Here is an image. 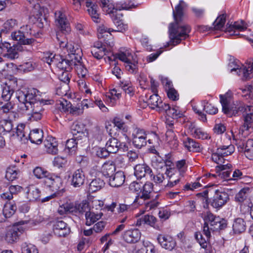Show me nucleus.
Instances as JSON below:
<instances>
[{"instance_id":"f257e3e1","label":"nucleus","mask_w":253,"mask_h":253,"mask_svg":"<svg viewBox=\"0 0 253 253\" xmlns=\"http://www.w3.org/2000/svg\"><path fill=\"white\" fill-rule=\"evenodd\" d=\"M59 43L61 48L67 49L68 55L64 57L49 52L44 53L43 60L49 65L53 64L61 70L70 71L76 65L77 61L82 60V50L77 45L75 46L66 41H60Z\"/></svg>"},{"instance_id":"f03ea898","label":"nucleus","mask_w":253,"mask_h":253,"mask_svg":"<svg viewBox=\"0 0 253 253\" xmlns=\"http://www.w3.org/2000/svg\"><path fill=\"white\" fill-rule=\"evenodd\" d=\"M147 102L152 109L157 108L159 111H165L166 113V124L167 128L166 136L168 141H172L174 139L173 130L174 107L170 106L169 104H162V101L157 93H154L150 96Z\"/></svg>"},{"instance_id":"7ed1b4c3","label":"nucleus","mask_w":253,"mask_h":253,"mask_svg":"<svg viewBox=\"0 0 253 253\" xmlns=\"http://www.w3.org/2000/svg\"><path fill=\"white\" fill-rule=\"evenodd\" d=\"M205 223L203 226V232L208 237L210 236L211 231H214L223 230L227 226V221L223 218L216 216L210 212H207L204 218Z\"/></svg>"},{"instance_id":"20e7f679","label":"nucleus","mask_w":253,"mask_h":253,"mask_svg":"<svg viewBox=\"0 0 253 253\" xmlns=\"http://www.w3.org/2000/svg\"><path fill=\"white\" fill-rule=\"evenodd\" d=\"M50 101L41 100L39 102H35L34 104L28 103L27 104H23L22 108L21 109L29 116H30V119L33 121H38L41 119L42 113L43 109L42 104H50Z\"/></svg>"},{"instance_id":"39448f33","label":"nucleus","mask_w":253,"mask_h":253,"mask_svg":"<svg viewBox=\"0 0 253 253\" xmlns=\"http://www.w3.org/2000/svg\"><path fill=\"white\" fill-rule=\"evenodd\" d=\"M17 98L19 102V107L22 108L23 104L28 103L34 104L35 102L41 101L39 95V91L35 88H31L25 90H19L17 93Z\"/></svg>"},{"instance_id":"423d86ee","label":"nucleus","mask_w":253,"mask_h":253,"mask_svg":"<svg viewBox=\"0 0 253 253\" xmlns=\"http://www.w3.org/2000/svg\"><path fill=\"white\" fill-rule=\"evenodd\" d=\"M238 62L239 61L235 60L229 63V66L232 68L230 72L235 71L238 75L243 73L246 80L251 79L253 77V58H250L247 61V66L246 67H241L238 64Z\"/></svg>"},{"instance_id":"0eeeda50","label":"nucleus","mask_w":253,"mask_h":253,"mask_svg":"<svg viewBox=\"0 0 253 253\" xmlns=\"http://www.w3.org/2000/svg\"><path fill=\"white\" fill-rule=\"evenodd\" d=\"M44 183L59 196H61L65 192L64 180L60 176L50 175L48 177L44 179Z\"/></svg>"},{"instance_id":"6e6552de","label":"nucleus","mask_w":253,"mask_h":253,"mask_svg":"<svg viewBox=\"0 0 253 253\" xmlns=\"http://www.w3.org/2000/svg\"><path fill=\"white\" fill-rule=\"evenodd\" d=\"M191 29V26L188 24L182 22L175 23V46L189 38Z\"/></svg>"},{"instance_id":"1a4fd4ad","label":"nucleus","mask_w":253,"mask_h":253,"mask_svg":"<svg viewBox=\"0 0 253 253\" xmlns=\"http://www.w3.org/2000/svg\"><path fill=\"white\" fill-rule=\"evenodd\" d=\"M235 150L233 145H222L217 148L211 155L212 160L217 164L224 163V157L231 155Z\"/></svg>"},{"instance_id":"9d476101","label":"nucleus","mask_w":253,"mask_h":253,"mask_svg":"<svg viewBox=\"0 0 253 253\" xmlns=\"http://www.w3.org/2000/svg\"><path fill=\"white\" fill-rule=\"evenodd\" d=\"M233 137L239 151L244 152L248 159L253 160V139H249L245 142L242 139L236 138L234 135Z\"/></svg>"},{"instance_id":"9b49d317","label":"nucleus","mask_w":253,"mask_h":253,"mask_svg":"<svg viewBox=\"0 0 253 253\" xmlns=\"http://www.w3.org/2000/svg\"><path fill=\"white\" fill-rule=\"evenodd\" d=\"M26 30H31L30 27L28 25L21 27V30H17L12 32L11 34V39L18 43L24 45H30L33 44L35 40L33 38H28V32H24L23 31L24 29Z\"/></svg>"},{"instance_id":"f8f14e48","label":"nucleus","mask_w":253,"mask_h":253,"mask_svg":"<svg viewBox=\"0 0 253 253\" xmlns=\"http://www.w3.org/2000/svg\"><path fill=\"white\" fill-rule=\"evenodd\" d=\"M73 3L79 8L84 3H85L86 7L87 8V11L89 15L91 17L92 20L96 23H99L100 21L99 15L97 12V6L89 0H72Z\"/></svg>"},{"instance_id":"ddd939ff","label":"nucleus","mask_w":253,"mask_h":253,"mask_svg":"<svg viewBox=\"0 0 253 253\" xmlns=\"http://www.w3.org/2000/svg\"><path fill=\"white\" fill-rule=\"evenodd\" d=\"M212 192L214 193V195L211 201V205L214 208L220 209L225 205L229 200L228 193L224 191L212 189L211 193Z\"/></svg>"},{"instance_id":"4468645a","label":"nucleus","mask_w":253,"mask_h":253,"mask_svg":"<svg viewBox=\"0 0 253 253\" xmlns=\"http://www.w3.org/2000/svg\"><path fill=\"white\" fill-rule=\"evenodd\" d=\"M147 135L146 131L142 129L136 128L132 132V141L135 147L140 149L147 144Z\"/></svg>"},{"instance_id":"2eb2a0df","label":"nucleus","mask_w":253,"mask_h":253,"mask_svg":"<svg viewBox=\"0 0 253 253\" xmlns=\"http://www.w3.org/2000/svg\"><path fill=\"white\" fill-rule=\"evenodd\" d=\"M219 98L222 112L228 117H233L234 115L233 112L236 111V107L239 102H236V103L230 105V99L227 96V94H221L219 95Z\"/></svg>"},{"instance_id":"dca6fc26","label":"nucleus","mask_w":253,"mask_h":253,"mask_svg":"<svg viewBox=\"0 0 253 253\" xmlns=\"http://www.w3.org/2000/svg\"><path fill=\"white\" fill-rule=\"evenodd\" d=\"M16 84L15 80H7L1 84V97L3 100L9 101L14 92V87Z\"/></svg>"},{"instance_id":"f3484780","label":"nucleus","mask_w":253,"mask_h":253,"mask_svg":"<svg viewBox=\"0 0 253 253\" xmlns=\"http://www.w3.org/2000/svg\"><path fill=\"white\" fill-rule=\"evenodd\" d=\"M71 185L75 188L80 187L84 184L85 176L82 169L75 170L69 176Z\"/></svg>"},{"instance_id":"a211bd4d","label":"nucleus","mask_w":253,"mask_h":253,"mask_svg":"<svg viewBox=\"0 0 253 253\" xmlns=\"http://www.w3.org/2000/svg\"><path fill=\"white\" fill-rule=\"evenodd\" d=\"M100 1V6L103 10L106 11L108 14H112L114 15L117 11H120L122 9H127L130 8V6L125 5H119L116 4L115 6L114 4L111 3L109 0H99Z\"/></svg>"},{"instance_id":"6ab92c4d","label":"nucleus","mask_w":253,"mask_h":253,"mask_svg":"<svg viewBox=\"0 0 253 253\" xmlns=\"http://www.w3.org/2000/svg\"><path fill=\"white\" fill-rule=\"evenodd\" d=\"M54 233L59 237H65L70 232L67 224L62 220H57L53 224Z\"/></svg>"},{"instance_id":"aec40b11","label":"nucleus","mask_w":253,"mask_h":253,"mask_svg":"<svg viewBox=\"0 0 253 253\" xmlns=\"http://www.w3.org/2000/svg\"><path fill=\"white\" fill-rule=\"evenodd\" d=\"M218 165V166L216 167L217 172H219L218 176L227 181L232 180V176H231V170H230L232 165L230 164H227L226 165L220 164Z\"/></svg>"},{"instance_id":"412c9836","label":"nucleus","mask_w":253,"mask_h":253,"mask_svg":"<svg viewBox=\"0 0 253 253\" xmlns=\"http://www.w3.org/2000/svg\"><path fill=\"white\" fill-rule=\"evenodd\" d=\"M23 230L18 226L9 228L5 234L4 239L8 243L12 244L17 241Z\"/></svg>"},{"instance_id":"4be33fe9","label":"nucleus","mask_w":253,"mask_h":253,"mask_svg":"<svg viewBox=\"0 0 253 253\" xmlns=\"http://www.w3.org/2000/svg\"><path fill=\"white\" fill-rule=\"evenodd\" d=\"M188 8V4L183 0H180L175 6V23L182 22L184 14Z\"/></svg>"},{"instance_id":"5701e85b","label":"nucleus","mask_w":253,"mask_h":253,"mask_svg":"<svg viewBox=\"0 0 253 253\" xmlns=\"http://www.w3.org/2000/svg\"><path fill=\"white\" fill-rule=\"evenodd\" d=\"M47 153L55 155L58 153V142L56 139L51 136H48L43 142Z\"/></svg>"},{"instance_id":"b1692460","label":"nucleus","mask_w":253,"mask_h":253,"mask_svg":"<svg viewBox=\"0 0 253 253\" xmlns=\"http://www.w3.org/2000/svg\"><path fill=\"white\" fill-rule=\"evenodd\" d=\"M84 126L83 124L78 122H74L71 126V130L73 136L78 140L86 139V136L84 132Z\"/></svg>"},{"instance_id":"393cba45","label":"nucleus","mask_w":253,"mask_h":253,"mask_svg":"<svg viewBox=\"0 0 253 253\" xmlns=\"http://www.w3.org/2000/svg\"><path fill=\"white\" fill-rule=\"evenodd\" d=\"M247 29V25L244 21L240 22H235L233 25L229 24L226 25V32H228L231 36L238 35V31H243Z\"/></svg>"},{"instance_id":"a878e982","label":"nucleus","mask_w":253,"mask_h":253,"mask_svg":"<svg viewBox=\"0 0 253 253\" xmlns=\"http://www.w3.org/2000/svg\"><path fill=\"white\" fill-rule=\"evenodd\" d=\"M234 116H239L241 114H243L248 116H250L253 118V105H248L243 102H239Z\"/></svg>"},{"instance_id":"bb28decb","label":"nucleus","mask_w":253,"mask_h":253,"mask_svg":"<svg viewBox=\"0 0 253 253\" xmlns=\"http://www.w3.org/2000/svg\"><path fill=\"white\" fill-rule=\"evenodd\" d=\"M124 240L128 243H135L140 239L141 233L136 229L126 231L123 234Z\"/></svg>"},{"instance_id":"cd10ccee","label":"nucleus","mask_w":253,"mask_h":253,"mask_svg":"<svg viewBox=\"0 0 253 253\" xmlns=\"http://www.w3.org/2000/svg\"><path fill=\"white\" fill-rule=\"evenodd\" d=\"M134 175L137 178H142L146 175L152 176V171L150 167L145 164H138L134 168Z\"/></svg>"},{"instance_id":"c85d7f7f","label":"nucleus","mask_w":253,"mask_h":253,"mask_svg":"<svg viewBox=\"0 0 253 253\" xmlns=\"http://www.w3.org/2000/svg\"><path fill=\"white\" fill-rule=\"evenodd\" d=\"M182 141L184 147L190 152H200L203 150L199 143L190 137L183 138Z\"/></svg>"},{"instance_id":"c756f323","label":"nucleus","mask_w":253,"mask_h":253,"mask_svg":"<svg viewBox=\"0 0 253 253\" xmlns=\"http://www.w3.org/2000/svg\"><path fill=\"white\" fill-rule=\"evenodd\" d=\"M18 49L15 46H11L7 42H3V57L9 59H14L18 57Z\"/></svg>"},{"instance_id":"7c9ffc66","label":"nucleus","mask_w":253,"mask_h":253,"mask_svg":"<svg viewBox=\"0 0 253 253\" xmlns=\"http://www.w3.org/2000/svg\"><path fill=\"white\" fill-rule=\"evenodd\" d=\"M157 240L162 248L166 250L172 251L174 248V240L172 237L168 235H159Z\"/></svg>"},{"instance_id":"2f4dec72","label":"nucleus","mask_w":253,"mask_h":253,"mask_svg":"<svg viewBox=\"0 0 253 253\" xmlns=\"http://www.w3.org/2000/svg\"><path fill=\"white\" fill-rule=\"evenodd\" d=\"M55 22L60 27L62 31L68 32L69 28L67 26V21L64 11L63 10H60L55 12Z\"/></svg>"},{"instance_id":"473e14b6","label":"nucleus","mask_w":253,"mask_h":253,"mask_svg":"<svg viewBox=\"0 0 253 253\" xmlns=\"http://www.w3.org/2000/svg\"><path fill=\"white\" fill-rule=\"evenodd\" d=\"M125 176L122 171H118L110 178L109 183L111 186L117 187L125 182Z\"/></svg>"},{"instance_id":"72a5a7b5","label":"nucleus","mask_w":253,"mask_h":253,"mask_svg":"<svg viewBox=\"0 0 253 253\" xmlns=\"http://www.w3.org/2000/svg\"><path fill=\"white\" fill-rule=\"evenodd\" d=\"M161 81L168 98L173 101L174 87L172 82L166 77L162 78Z\"/></svg>"},{"instance_id":"f704fd0d","label":"nucleus","mask_w":253,"mask_h":253,"mask_svg":"<svg viewBox=\"0 0 253 253\" xmlns=\"http://www.w3.org/2000/svg\"><path fill=\"white\" fill-rule=\"evenodd\" d=\"M115 170L114 164L111 161H108L102 166L100 171L105 177L110 178L114 175Z\"/></svg>"},{"instance_id":"c9c22d12","label":"nucleus","mask_w":253,"mask_h":253,"mask_svg":"<svg viewBox=\"0 0 253 253\" xmlns=\"http://www.w3.org/2000/svg\"><path fill=\"white\" fill-rule=\"evenodd\" d=\"M26 192L27 198L31 201H35L40 199L41 192L40 189L35 185H31L27 188Z\"/></svg>"},{"instance_id":"e433bc0d","label":"nucleus","mask_w":253,"mask_h":253,"mask_svg":"<svg viewBox=\"0 0 253 253\" xmlns=\"http://www.w3.org/2000/svg\"><path fill=\"white\" fill-rule=\"evenodd\" d=\"M112 19L117 27V29L114 30V31H118L123 32L127 29V25L123 23L122 21V18L123 14L118 11L114 13V15L112 14Z\"/></svg>"},{"instance_id":"4c0bfd02","label":"nucleus","mask_w":253,"mask_h":253,"mask_svg":"<svg viewBox=\"0 0 253 253\" xmlns=\"http://www.w3.org/2000/svg\"><path fill=\"white\" fill-rule=\"evenodd\" d=\"M43 134L42 129L35 128L32 130L29 134V138L31 142L37 144L42 143Z\"/></svg>"},{"instance_id":"58836bf2","label":"nucleus","mask_w":253,"mask_h":253,"mask_svg":"<svg viewBox=\"0 0 253 253\" xmlns=\"http://www.w3.org/2000/svg\"><path fill=\"white\" fill-rule=\"evenodd\" d=\"M116 208L117 212L121 213L128 211L130 209V205L125 204H119L118 205L116 202H113L111 205L108 206L106 208L108 211L113 212Z\"/></svg>"},{"instance_id":"ea45409f","label":"nucleus","mask_w":253,"mask_h":253,"mask_svg":"<svg viewBox=\"0 0 253 253\" xmlns=\"http://www.w3.org/2000/svg\"><path fill=\"white\" fill-rule=\"evenodd\" d=\"M205 236L206 238H204L203 235L200 232H196L195 233V238L199 243L201 247L206 250H209L211 248V246L209 243L210 238L211 236V232H210V236L209 237L207 236Z\"/></svg>"},{"instance_id":"a19ab883","label":"nucleus","mask_w":253,"mask_h":253,"mask_svg":"<svg viewBox=\"0 0 253 253\" xmlns=\"http://www.w3.org/2000/svg\"><path fill=\"white\" fill-rule=\"evenodd\" d=\"M116 56L125 63L129 62L130 60H132V59L135 58L134 56L132 54L131 51L128 49L120 50L116 54Z\"/></svg>"},{"instance_id":"79ce46f5","label":"nucleus","mask_w":253,"mask_h":253,"mask_svg":"<svg viewBox=\"0 0 253 253\" xmlns=\"http://www.w3.org/2000/svg\"><path fill=\"white\" fill-rule=\"evenodd\" d=\"M85 216L86 219L85 224L87 226H90L102 217L103 213L101 212L95 213L93 211H88L85 213Z\"/></svg>"},{"instance_id":"37998d69","label":"nucleus","mask_w":253,"mask_h":253,"mask_svg":"<svg viewBox=\"0 0 253 253\" xmlns=\"http://www.w3.org/2000/svg\"><path fill=\"white\" fill-rule=\"evenodd\" d=\"M103 180L99 177H96L92 180L89 185V191L95 192L101 189L105 185Z\"/></svg>"},{"instance_id":"c03bdc74","label":"nucleus","mask_w":253,"mask_h":253,"mask_svg":"<svg viewBox=\"0 0 253 253\" xmlns=\"http://www.w3.org/2000/svg\"><path fill=\"white\" fill-rule=\"evenodd\" d=\"M18 27V22L15 19H9L3 24V27L1 29V32L7 33Z\"/></svg>"},{"instance_id":"a18cd8bd","label":"nucleus","mask_w":253,"mask_h":253,"mask_svg":"<svg viewBox=\"0 0 253 253\" xmlns=\"http://www.w3.org/2000/svg\"><path fill=\"white\" fill-rule=\"evenodd\" d=\"M232 227L235 233L240 234L245 231L247 225L246 222L243 218H237L235 219Z\"/></svg>"},{"instance_id":"49530a36","label":"nucleus","mask_w":253,"mask_h":253,"mask_svg":"<svg viewBox=\"0 0 253 253\" xmlns=\"http://www.w3.org/2000/svg\"><path fill=\"white\" fill-rule=\"evenodd\" d=\"M243 123L240 127V131L242 133L245 131H250L251 129L253 128V118L243 115Z\"/></svg>"},{"instance_id":"de8ad7c7","label":"nucleus","mask_w":253,"mask_h":253,"mask_svg":"<svg viewBox=\"0 0 253 253\" xmlns=\"http://www.w3.org/2000/svg\"><path fill=\"white\" fill-rule=\"evenodd\" d=\"M114 31V30H111L108 28L104 24H102L98 28L97 36L99 39H103L105 41L106 39L110 38L111 36V32Z\"/></svg>"},{"instance_id":"09e8293b","label":"nucleus","mask_w":253,"mask_h":253,"mask_svg":"<svg viewBox=\"0 0 253 253\" xmlns=\"http://www.w3.org/2000/svg\"><path fill=\"white\" fill-rule=\"evenodd\" d=\"M72 208H73V212L86 213L90 210L88 203L86 201H84L79 204H76L75 206L72 204Z\"/></svg>"},{"instance_id":"8fccbe9b","label":"nucleus","mask_w":253,"mask_h":253,"mask_svg":"<svg viewBox=\"0 0 253 253\" xmlns=\"http://www.w3.org/2000/svg\"><path fill=\"white\" fill-rule=\"evenodd\" d=\"M119 141L115 138H110L106 144V147L109 152L116 153L119 150Z\"/></svg>"},{"instance_id":"3c124183","label":"nucleus","mask_w":253,"mask_h":253,"mask_svg":"<svg viewBox=\"0 0 253 253\" xmlns=\"http://www.w3.org/2000/svg\"><path fill=\"white\" fill-rule=\"evenodd\" d=\"M153 189V184L151 182H146L143 185L142 189H141L142 195L140 197L145 200L149 199Z\"/></svg>"},{"instance_id":"603ef678","label":"nucleus","mask_w":253,"mask_h":253,"mask_svg":"<svg viewBox=\"0 0 253 253\" xmlns=\"http://www.w3.org/2000/svg\"><path fill=\"white\" fill-rule=\"evenodd\" d=\"M77 141L78 140L74 137V138L68 139L66 141V147L65 149L66 152L70 154L75 153L77 148L78 142Z\"/></svg>"},{"instance_id":"864d4df0","label":"nucleus","mask_w":253,"mask_h":253,"mask_svg":"<svg viewBox=\"0 0 253 253\" xmlns=\"http://www.w3.org/2000/svg\"><path fill=\"white\" fill-rule=\"evenodd\" d=\"M192 135L197 139H207L210 138L209 134L201 128L192 127L190 130Z\"/></svg>"},{"instance_id":"5fc2aeb1","label":"nucleus","mask_w":253,"mask_h":253,"mask_svg":"<svg viewBox=\"0 0 253 253\" xmlns=\"http://www.w3.org/2000/svg\"><path fill=\"white\" fill-rule=\"evenodd\" d=\"M185 111L180 110L179 107L175 105V121L182 124L186 122L187 118L185 116Z\"/></svg>"},{"instance_id":"6e6d98bb","label":"nucleus","mask_w":253,"mask_h":253,"mask_svg":"<svg viewBox=\"0 0 253 253\" xmlns=\"http://www.w3.org/2000/svg\"><path fill=\"white\" fill-rule=\"evenodd\" d=\"M250 190L249 188L245 187L242 188L236 195L235 197V201L241 203L244 202L249 196Z\"/></svg>"},{"instance_id":"4d7b16f0","label":"nucleus","mask_w":253,"mask_h":253,"mask_svg":"<svg viewBox=\"0 0 253 253\" xmlns=\"http://www.w3.org/2000/svg\"><path fill=\"white\" fill-rule=\"evenodd\" d=\"M81 60H78V61H77L76 65H75L74 67L78 75L84 78L87 75L88 71L84 66V65L83 64Z\"/></svg>"},{"instance_id":"13d9d810","label":"nucleus","mask_w":253,"mask_h":253,"mask_svg":"<svg viewBox=\"0 0 253 253\" xmlns=\"http://www.w3.org/2000/svg\"><path fill=\"white\" fill-rule=\"evenodd\" d=\"M137 60L135 59V57L130 60L129 62H127L125 63V67L126 71L131 74H135L137 72L138 66Z\"/></svg>"},{"instance_id":"bf43d9fd","label":"nucleus","mask_w":253,"mask_h":253,"mask_svg":"<svg viewBox=\"0 0 253 253\" xmlns=\"http://www.w3.org/2000/svg\"><path fill=\"white\" fill-rule=\"evenodd\" d=\"M225 22L226 15L221 14L213 23V27L212 28L215 30H220L224 27Z\"/></svg>"},{"instance_id":"052dcab7","label":"nucleus","mask_w":253,"mask_h":253,"mask_svg":"<svg viewBox=\"0 0 253 253\" xmlns=\"http://www.w3.org/2000/svg\"><path fill=\"white\" fill-rule=\"evenodd\" d=\"M16 207L10 203L6 204L3 209V214L6 218L11 217L15 212Z\"/></svg>"},{"instance_id":"680f3d73","label":"nucleus","mask_w":253,"mask_h":253,"mask_svg":"<svg viewBox=\"0 0 253 253\" xmlns=\"http://www.w3.org/2000/svg\"><path fill=\"white\" fill-rule=\"evenodd\" d=\"M19 170L15 167H8L6 171L5 178L9 181H13L17 178Z\"/></svg>"},{"instance_id":"e2e57ef3","label":"nucleus","mask_w":253,"mask_h":253,"mask_svg":"<svg viewBox=\"0 0 253 253\" xmlns=\"http://www.w3.org/2000/svg\"><path fill=\"white\" fill-rule=\"evenodd\" d=\"M165 162V167L167 168L166 174L167 176L171 178L174 174V167L173 163L172 160L170 159V158L168 157Z\"/></svg>"},{"instance_id":"0e129e2a","label":"nucleus","mask_w":253,"mask_h":253,"mask_svg":"<svg viewBox=\"0 0 253 253\" xmlns=\"http://www.w3.org/2000/svg\"><path fill=\"white\" fill-rule=\"evenodd\" d=\"M212 191V189H206L203 191L202 192L198 193L196 194V196L200 198L201 200L203 201L204 204V208H208L209 206V198H208V193L209 192L211 193Z\"/></svg>"},{"instance_id":"69168bd1","label":"nucleus","mask_w":253,"mask_h":253,"mask_svg":"<svg viewBox=\"0 0 253 253\" xmlns=\"http://www.w3.org/2000/svg\"><path fill=\"white\" fill-rule=\"evenodd\" d=\"M33 173L35 176L39 179L48 177L50 176V173L42 168V167H37L33 170Z\"/></svg>"},{"instance_id":"338daca9","label":"nucleus","mask_w":253,"mask_h":253,"mask_svg":"<svg viewBox=\"0 0 253 253\" xmlns=\"http://www.w3.org/2000/svg\"><path fill=\"white\" fill-rule=\"evenodd\" d=\"M25 125L23 124L18 125L15 128L14 132L15 136L14 137H16L21 141L23 140L24 138L25 139H27L25 135Z\"/></svg>"},{"instance_id":"774afa93","label":"nucleus","mask_w":253,"mask_h":253,"mask_svg":"<svg viewBox=\"0 0 253 253\" xmlns=\"http://www.w3.org/2000/svg\"><path fill=\"white\" fill-rule=\"evenodd\" d=\"M57 108L63 112L69 111V109L71 107V104L64 98L59 100L56 103Z\"/></svg>"}]
</instances>
